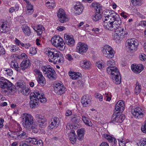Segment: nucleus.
Wrapping results in <instances>:
<instances>
[{
    "mask_svg": "<svg viewBox=\"0 0 146 146\" xmlns=\"http://www.w3.org/2000/svg\"><path fill=\"white\" fill-rule=\"evenodd\" d=\"M107 65L109 66L107 68V72L111 76L113 82L116 84H119L121 78L117 68L115 66V61L113 59H110L107 61Z\"/></svg>",
    "mask_w": 146,
    "mask_h": 146,
    "instance_id": "obj_1",
    "label": "nucleus"
},
{
    "mask_svg": "<svg viewBox=\"0 0 146 146\" xmlns=\"http://www.w3.org/2000/svg\"><path fill=\"white\" fill-rule=\"evenodd\" d=\"M49 58L48 61L54 64L60 63L63 62L64 58L61 53L54 48H47L45 52Z\"/></svg>",
    "mask_w": 146,
    "mask_h": 146,
    "instance_id": "obj_2",
    "label": "nucleus"
},
{
    "mask_svg": "<svg viewBox=\"0 0 146 146\" xmlns=\"http://www.w3.org/2000/svg\"><path fill=\"white\" fill-rule=\"evenodd\" d=\"M29 97L31 100L30 106L32 108H35L37 107L39 101L43 103H45L46 101L44 94L42 93L40 90H35L30 94Z\"/></svg>",
    "mask_w": 146,
    "mask_h": 146,
    "instance_id": "obj_3",
    "label": "nucleus"
},
{
    "mask_svg": "<svg viewBox=\"0 0 146 146\" xmlns=\"http://www.w3.org/2000/svg\"><path fill=\"white\" fill-rule=\"evenodd\" d=\"M21 118L23 127L28 129H31V127L34 123L33 117L30 114L25 113L22 115Z\"/></svg>",
    "mask_w": 146,
    "mask_h": 146,
    "instance_id": "obj_4",
    "label": "nucleus"
},
{
    "mask_svg": "<svg viewBox=\"0 0 146 146\" xmlns=\"http://www.w3.org/2000/svg\"><path fill=\"white\" fill-rule=\"evenodd\" d=\"M52 44L61 50H64L65 48V44L63 39L59 36H54L51 40Z\"/></svg>",
    "mask_w": 146,
    "mask_h": 146,
    "instance_id": "obj_5",
    "label": "nucleus"
},
{
    "mask_svg": "<svg viewBox=\"0 0 146 146\" xmlns=\"http://www.w3.org/2000/svg\"><path fill=\"white\" fill-rule=\"evenodd\" d=\"M41 68L44 74L49 79L52 80L56 79V73L51 66L50 65L43 66Z\"/></svg>",
    "mask_w": 146,
    "mask_h": 146,
    "instance_id": "obj_6",
    "label": "nucleus"
},
{
    "mask_svg": "<svg viewBox=\"0 0 146 146\" xmlns=\"http://www.w3.org/2000/svg\"><path fill=\"white\" fill-rule=\"evenodd\" d=\"M125 33L124 28L120 27L112 33L113 38L114 40L121 39L124 38Z\"/></svg>",
    "mask_w": 146,
    "mask_h": 146,
    "instance_id": "obj_7",
    "label": "nucleus"
},
{
    "mask_svg": "<svg viewBox=\"0 0 146 146\" xmlns=\"http://www.w3.org/2000/svg\"><path fill=\"white\" fill-rule=\"evenodd\" d=\"M125 33L124 28L120 27L112 33L113 38L114 40L121 39L124 38Z\"/></svg>",
    "mask_w": 146,
    "mask_h": 146,
    "instance_id": "obj_8",
    "label": "nucleus"
},
{
    "mask_svg": "<svg viewBox=\"0 0 146 146\" xmlns=\"http://www.w3.org/2000/svg\"><path fill=\"white\" fill-rule=\"evenodd\" d=\"M102 51L105 56L108 58H112L114 56V51L112 47L109 45L104 46Z\"/></svg>",
    "mask_w": 146,
    "mask_h": 146,
    "instance_id": "obj_9",
    "label": "nucleus"
},
{
    "mask_svg": "<svg viewBox=\"0 0 146 146\" xmlns=\"http://www.w3.org/2000/svg\"><path fill=\"white\" fill-rule=\"evenodd\" d=\"M127 42L129 50L130 51H135L137 50L139 45V42L135 38L131 39L128 40Z\"/></svg>",
    "mask_w": 146,
    "mask_h": 146,
    "instance_id": "obj_10",
    "label": "nucleus"
},
{
    "mask_svg": "<svg viewBox=\"0 0 146 146\" xmlns=\"http://www.w3.org/2000/svg\"><path fill=\"white\" fill-rule=\"evenodd\" d=\"M119 114H120V113L118 112L114 113L110 123H122L125 119V117L123 115H119Z\"/></svg>",
    "mask_w": 146,
    "mask_h": 146,
    "instance_id": "obj_11",
    "label": "nucleus"
},
{
    "mask_svg": "<svg viewBox=\"0 0 146 146\" xmlns=\"http://www.w3.org/2000/svg\"><path fill=\"white\" fill-rule=\"evenodd\" d=\"M12 84L4 78L0 79V88L3 89L12 90Z\"/></svg>",
    "mask_w": 146,
    "mask_h": 146,
    "instance_id": "obj_12",
    "label": "nucleus"
},
{
    "mask_svg": "<svg viewBox=\"0 0 146 146\" xmlns=\"http://www.w3.org/2000/svg\"><path fill=\"white\" fill-rule=\"evenodd\" d=\"M88 48V45L80 42L77 45L76 50L79 54H83L86 52Z\"/></svg>",
    "mask_w": 146,
    "mask_h": 146,
    "instance_id": "obj_13",
    "label": "nucleus"
},
{
    "mask_svg": "<svg viewBox=\"0 0 146 146\" xmlns=\"http://www.w3.org/2000/svg\"><path fill=\"white\" fill-rule=\"evenodd\" d=\"M133 115L137 119H139L143 117L144 111L141 108L137 107L131 110Z\"/></svg>",
    "mask_w": 146,
    "mask_h": 146,
    "instance_id": "obj_14",
    "label": "nucleus"
},
{
    "mask_svg": "<svg viewBox=\"0 0 146 146\" xmlns=\"http://www.w3.org/2000/svg\"><path fill=\"white\" fill-rule=\"evenodd\" d=\"M57 16L60 21L61 23H63L68 21V18L63 9H59L57 13Z\"/></svg>",
    "mask_w": 146,
    "mask_h": 146,
    "instance_id": "obj_15",
    "label": "nucleus"
},
{
    "mask_svg": "<svg viewBox=\"0 0 146 146\" xmlns=\"http://www.w3.org/2000/svg\"><path fill=\"white\" fill-rule=\"evenodd\" d=\"M59 119L57 117L52 118L50 121L49 127L51 129L57 128L60 123Z\"/></svg>",
    "mask_w": 146,
    "mask_h": 146,
    "instance_id": "obj_16",
    "label": "nucleus"
},
{
    "mask_svg": "<svg viewBox=\"0 0 146 146\" xmlns=\"http://www.w3.org/2000/svg\"><path fill=\"white\" fill-rule=\"evenodd\" d=\"M17 87H18L19 91L24 95L27 96L30 92L29 89L22 84H18Z\"/></svg>",
    "mask_w": 146,
    "mask_h": 146,
    "instance_id": "obj_17",
    "label": "nucleus"
},
{
    "mask_svg": "<svg viewBox=\"0 0 146 146\" xmlns=\"http://www.w3.org/2000/svg\"><path fill=\"white\" fill-rule=\"evenodd\" d=\"M10 26L6 21L0 22V33H6L9 30Z\"/></svg>",
    "mask_w": 146,
    "mask_h": 146,
    "instance_id": "obj_18",
    "label": "nucleus"
},
{
    "mask_svg": "<svg viewBox=\"0 0 146 146\" xmlns=\"http://www.w3.org/2000/svg\"><path fill=\"white\" fill-rule=\"evenodd\" d=\"M37 118L38 124L40 127L43 128L46 126L47 121L44 116L38 115Z\"/></svg>",
    "mask_w": 146,
    "mask_h": 146,
    "instance_id": "obj_19",
    "label": "nucleus"
},
{
    "mask_svg": "<svg viewBox=\"0 0 146 146\" xmlns=\"http://www.w3.org/2000/svg\"><path fill=\"white\" fill-rule=\"evenodd\" d=\"M91 98L88 95H86L82 98L81 102L83 106L86 107L91 103Z\"/></svg>",
    "mask_w": 146,
    "mask_h": 146,
    "instance_id": "obj_20",
    "label": "nucleus"
},
{
    "mask_svg": "<svg viewBox=\"0 0 146 146\" xmlns=\"http://www.w3.org/2000/svg\"><path fill=\"white\" fill-rule=\"evenodd\" d=\"M64 38L66 44L68 45L72 46L74 45L75 40L72 36L65 34Z\"/></svg>",
    "mask_w": 146,
    "mask_h": 146,
    "instance_id": "obj_21",
    "label": "nucleus"
},
{
    "mask_svg": "<svg viewBox=\"0 0 146 146\" xmlns=\"http://www.w3.org/2000/svg\"><path fill=\"white\" fill-rule=\"evenodd\" d=\"M76 14L80 15L83 12L84 7L83 5L80 2H77L74 7Z\"/></svg>",
    "mask_w": 146,
    "mask_h": 146,
    "instance_id": "obj_22",
    "label": "nucleus"
},
{
    "mask_svg": "<svg viewBox=\"0 0 146 146\" xmlns=\"http://www.w3.org/2000/svg\"><path fill=\"white\" fill-rule=\"evenodd\" d=\"M131 69L134 72L139 73L143 70V68L141 65L133 64L131 66Z\"/></svg>",
    "mask_w": 146,
    "mask_h": 146,
    "instance_id": "obj_23",
    "label": "nucleus"
},
{
    "mask_svg": "<svg viewBox=\"0 0 146 146\" xmlns=\"http://www.w3.org/2000/svg\"><path fill=\"white\" fill-rule=\"evenodd\" d=\"M125 108L124 102L121 100L119 101L115 106V110L116 111H123Z\"/></svg>",
    "mask_w": 146,
    "mask_h": 146,
    "instance_id": "obj_24",
    "label": "nucleus"
},
{
    "mask_svg": "<svg viewBox=\"0 0 146 146\" xmlns=\"http://www.w3.org/2000/svg\"><path fill=\"white\" fill-rule=\"evenodd\" d=\"M80 66L83 68L88 69L91 66V63L88 60L85 59L80 61Z\"/></svg>",
    "mask_w": 146,
    "mask_h": 146,
    "instance_id": "obj_25",
    "label": "nucleus"
},
{
    "mask_svg": "<svg viewBox=\"0 0 146 146\" xmlns=\"http://www.w3.org/2000/svg\"><path fill=\"white\" fill-rule=\"evenodd\" d=\"M17 139H21L26 138L27 137L28 134L26 131H19L16 133Z\"/></svg>",
    "mask_w": 146,
    "mask_h": 146,
    "instance_id": "obj_26",
    "label": "nucleus"
},
{
    "mask_svg": "<svg viewBox=\"0 0 146 146\" xmlns=\"http://www.w3.org/2000/svg\"><path fill=\"white\" fill-rule=\"evenodd\" d=\"M104 16L102 18L103 20H105L108 22L112 21L113 18L110 13V10H108L104 12Z\"/></svg>",
    "mask_w": 146,
    "mask_h": 146,
    "instance_id": "obj_27",
    "label": "nucleus"
},
{
    "mask_svg": "<svg viewBox=\"0 0 146 146\" xmlns=\"http://www.w3.org/2000/svg\"><path fill=\"white\" fill-rule=\"evenodd\" d=\"M112 24L111 27V31H115L118 28H119L120 26V25L121 23V21H111Z\"/></svg>",
    "mask_w": 146,
    "mask_h": 146,
    "instance_id": "obj_28",
    "label": "nucleus"
},
{
    "mask_svg": "<svg viewBox=\"0 0 146 146\" xmlns=\"http://www.w3.org/2000/svg\"><path fill=\"white\" fill-rule=\"evenodd\" d=\"M30 65V60L28 59L24 60L22 62L20 65V69L24 70L25 68H27Z\"/></svg>",
    "mask_w": 146,
    "mask_h": 146,
    "instance_id": "obj_29",
    "label": "nucleus"
},
{
    "mask_svg": "<svg viewBox=\"0 0 146 146\" xmlns=\"http://www.w3.org/2000/svg\"><path fill=\"white\" fill-rule=\"evenodd\" d=\"M70 78L73 80H77L81 78V74L79 72H73L72 71H70L68 73Z\"/></svg>",
    "mask_w": 146,
    "mask_h": 146,
    "instance_id": "obj_30",
    "label": "nucleus"
},
{
    "mask_svg": "<svg viewBox=\"0 0 146 146\" xmlns=\"http://www.w3.org/2000/svg\"><path fill=\"white\" fill-rule=\"evenodd\" d=\"M102 137L107 139L109 142L113 143L114 144H116L117 143V140L115 138L107 134H103Z\"/></svg>",
    "mask_w": 146,
    "mask_h": 146,
    "instance_id": "obj_31",
    "label": "nucleus"
},
{
    "mask_svg": "<svg viewBox=\"0 0 146 146\" xmlns=\"http://www.w3.org/2000/svg\"><path fill=\"white\" fill-rule=\"evenodd\" d=\"M33 29L37 33L38 35H40L44 30V27L41 25H39L37 27H32Z\"/></svg>",
    "mask_w": 146,
    "mask_h": 146,
    "instance_id": "obj_32",
    "label": "nucleus"
},
{
    "mask_svg": "<svg viewBox=\"0 0 146 146\" xmlns=\"http://www.w3.org/2000/svg\"><path fill=\"white\" fill-rule=\"evenodd\" d=\"M11 65L12 68H14L17 71H20V66H19L18 63L16 59H15L11 61Z\"/></svg>",
    "mask_w": 146,
    "mask_h": 146,
    "instance_id": "obj_33",
    "label": "nucleus"
},
{
    "mask_svg": "<svg viewBox=\"0 0 146 146\" xmlns=\"http://www.w3.org/2000/svg\"><path fill=\"white\" fill-rule=\"evenodd\" d=\"M85 131V129L84 128H82L77 131V133L78 136V138L79 140H81L83 139Z\"/></svg>",
    "mask_w": 146,
    "mask_h": 146,
    "instance_id": "obj_34",
    "label": "nucleus"
},
{
    "mask_svg": "<svg viewBox=\"0 0 146 146\" xmlns=\"http://www.w3.org/2000/svg\"><path fill=\"white\" fill-rule=\"evenodd\" d=\"M72 126L70 123H68L66 126L65 129V132L68 135L72 133V132L74 133L75 131L74 130L72 129Z\"/></svg>",
    "mask_w": 146,
    "mask_h": 146,
    "instance_id": "obj_35",
    "label": "nucleus"
},
{
    "mask_svg": "<svg viewBox=\"0 0 146 146\" xmlns=\"http://www.w3.org/2000/svg\"><path fill=\"white\" fill-rule=\"evenodd\" d=\"M69 140L72 144H74L76 141V135L75 131L72 132L68 135Z\"/></svg>",
    "mask_w": 146,
    "mask_h": 146,
    "instance_id": "obj_36",
    "label": "nucleus"
},
{
    "mask_svg": "<svg viewBox=\"0 0 146 146\" xmlns=\"http://www.w3.org/2000/svg\"><path fill=\"white\" fill-rule=\"evenodd\" d=\"M110 13L111 16H112V18H113V19L111 21H117L118 20L119 21H121V19L119 15L116 13L115 12L113 11H110Z\"/></svg>",
    "mask_w": 146,
    "mask_h": 146,
    "instance_id": "obj_37",
    "label": "nucleus"
},
{
    "mask_svg": "<svg viewBox=\"0 0 146 146\" xmlns=\"http://www.w3.org/2000/svg\"><path fill=\"white\" fill-rule=\"evenodd\" d=\"M102 25L105 29L106 30L111 31L112 24L111 21L107 22L105 20H103Z\"/></svg>",
    "mask_w": 146,
    "mask_h": 146,
    "instance_id": "obj_38",
    "label": "nucleus"
},
{
    "mask_svg": "<svg viewBox=\"0 0 146 146\" xmlns=\"http://www.w3.org/2000/svg\"><path fill=\"white\" fill-rule=\"evenodd\" d=\"M37 80L38 83L41 86H44L46 84V81L43 75L38 77Z\"/></svg>",
    "mask_w": 146,
    "mask_h": 146,
    "instance_id": "obj_39",
    "label": "nucleus"
},
{
    "mask_svg": "<svg viewBox=\"0 0 146 146\" xmlns=\"http://www.w3.org/2000/svg\"><path fill=\"white\" fill-rule=\"evenodd\" d=\"M46 6L48 8L53 9L55 6L54 0H49L46 3Z\"/></svg>",
    "mask_w": 146,
    "mask_h": 146,
    "instance_id": "obj_40",
    "label": "nucleus"
},
{
    "mask_svg": "<svg viewBox=\"0 0 146 146\" xmlns=\"http://www.w3.org/2000/svg\"><path fill=\"white\" fill-rule=\"evenodd\" d=\"M132 5L135 6H140L143 3V0H131Z\"/></svg>",
    "mask_w": 146,
    "mask_h": 146,
    "instance_id": "obj_41",
    "label": "nucleus"
},
{
    "mask_svg": "<svg viewBox=\"0 0 146 146\" xmlns=\"http://www.w3.org/2000/svg\"><path fill=\"white\" fill-rule=\"evenodd\" d=\"M23 32L26 35L29 36L31 34V31L29 28L26 25L23 26L22 27Z\"/></svg>",
    "mask_w": 146,
    "mask_h": 146,
    "instance_id": "obj_42",
    "label": "nucleus"
},
{
    "mask_svg": "<svg viewBox=\"0 0 146 146\" xmlns=\"http://www.w3.org/2000/svg\"><path fill=\"white\" fill-rule=\"evenodd\" d=\"M102 18L101 14L98 13H96L94 15L92 16V19L95 21H97L100 20Z\"/></svg>",
    "mask_w": 146,
    "mask_h": 146,
    "instance_id": "obj_43",
    "label": "nucleus"
},
{
    "mask_svg": "<svg viewBox=\"0 0 146 146\" xmlns=\"http://www.w3.org/2000/svg\"><path fill=\"white\" fill-rule=\"evenodd\" d=\"M82 119L86 125L90 126H92V123L90 121L88 120V119L87 117H86L85 116H83L82 117Z\"/></svg>",
    "mask_w": 146,
    "mask_h": 146,
    "instance_id": "obj_44",
    "label": "nucleus"
},
{
    "mask_svg": "<svg viewBox=\"0 0 146 146\" xmlns=\"http://www.w3.org/2000/svg\"><path fill=\"white\" fill-rule=\"evenodd\" d=\"M54 88V89L55 92H56V89L57 90L60 88L62 87L63 86V84L61 82H55L53 85Z\"/></svg>",
    "mask_w": 146,
    "mask_h": 146,
    "instance_id": "obj_45",
    "label": "nucleus"
},
{
    "mask_svg": "<svg viewBox=\"0 0 146 146\" xmlns=\"http://www.w3.org/2000/svg\"><path fill=\"white\" fill-rule=\"evenodd\" d=\"M56 92L55 93L58 95H61L64 92L65 88L63 85L62 87H61L58 89H57V90L56 88Z\"/></svg>",
    "mask_w": 146,
    "mask_h": 146,
    "instance_id": "obj_46",
    "label": "nucleus"
},
{
    "mask_svg": "<svg viewBox=\"0 0 146 146\" xmlns=\"http://www.w3.org/2000/svg\"><path fill=\"white\" fill-rule=\"evenodd\" d=\"M80 117L75 115H72L71 117V120L74 123H76L79 121Z\"/></svg>",
    "mask_w": 146,
    "mask_h": 146,
    "instance_id": "obj_47",
    "label": "nucleus"
},
{
    "mask_svg": "<svg viewBox=\"0 0 146 146\" xmlns=\"http://www.w3.org/2000/svg\"><path fill=\"white\" fill-rule=\"evenodd\" d=\"M10 50L11 52H14L18 50L19 48L18 46L15 45H12L9 46Z\"/></svg>",
    "mask_w": 146,
    "mask_h": 146,
    "instance_id": "obj_48",
    "label": "nucleus"
},
{
    "mask_svg": "<svg viewBox=\"0 0 146 146\" xmlns=\"http://www.w3.org/2000/svg\"><path fill=\"white\" fill-rule=\"evenodd\" d=\"M37 52L36 49L34 47H32L30 49L29 53L32 55H35Z\"/></svg>",
    "mask_w": 146,
    "mask_h": 146,
    "instance_id": "obj_49",
    "label": "nucleus"
},
{
    "mask_svg": "<svg viewBox=\"0 0 146 146\" xmlns=\"http://www.w3.org/2000/svg\"><path fill=\"white\" fill-rule=\"evenodd\" d=\"M37 126L34 124H33V125H32L31 127V128L32 130V132L34 133H37L38 132V129L37 128Z\"/></svg>",
    "mask_w": 146,
    "mask_h": 146,
    "instance_id": "obj_50",
    "label": "nucleus"
},
{
    "mask_svg": "<svg viewBox=\"0 0 146 146\" xmlns=\"http://www.w3.org/2000/svg\"><path fill=\"white\" fill-rule=\"evenodd\" d=\"M16 57L18 59H24L27 58V55L25 53H23L21 55H17Z\"/></svg>",
    "mask_w": 146,
    "mask_h": 146,
    "instance_id": "obj_51",
    "label": "nucleus"
},
{
    "mask_svg": "<svg viewBox=\"0 0 146 146\" xmlns=\"http://www.w3.org/2000/svg\"><path fill=\"white\" fill-rule=\"evenodd\" d=\"M34 72V74L36 76H38V77H39L42 75V73L38 69H35Z\"/></svg>",
    "mask_w": 146,
    "mask_h": 146,
    "instance_id": "obj_52",
    "label": "nucleus"
},
{
    "mask_svg": "<svg viewBox=\"0 0 146 146\" xmlns=\"http://www.w3.org/2000/svg\"><path fill=\"white\" fill-rule=\"evenodd\" d=\"M94 96L96 98L99 99L100 101H102L103 100V97L101 94L98 93H97L95 94Z\"/></svg>",
    "mask_w": 146,
    "mask_h": 146,
    "instance_id": "obj_53",
    "label": "nucleus"
},
{
    "mask_svg": "<svg viewBox=\"0 0 146 146\" xmlns=\"http://www.w3.org/2000/svg\"><path fill=\"white\" fill-rule=\"evenodd\" d=\"M139 58L142 61H145L146 59V56L144 54L142 53L139 55Z\"/></svg>",
    "mask_w": 146,
    "mask_h": 146,
    "instance_id": "obj_54",
    "label": "nucleus"
},
{
    "mask_svg": "<svg viewBox=\"0 0 146 146\" xmlns=\"http://www.w3.org/2000/svg\"><path fill=\"white\" fill-rule=\"evenodd\" d=\"M5 70L6 72L5 74H7L8 75L11 76L13 74V71L11 69H8Z\"/></svg>",
    "mask_w": 146,
    "mask_h": 146,
    "instance_id": "obj_55",
    "label": "nucleus"
},
{
    "mask_svg": "<svg viewBox=\"0 0 146 146\" xmlns=\"http://www.w3.org/2000/svg\"><path fill=\"white\" fill-rule=\"evenodd\" d=\"M141 130L144 133H146V120L141 127Z\"/></svg>",
    "mask_w": 146,
    "mask_h": 146,
    "instance_id": "obj_56",
    "label": "nucleus"
},
{
    "mask_svg": "<svg viewBox=\"0 0 146 146\" xmlns=\"http://www.w3.org/2000/svg\"><path fill=\"white\" fill-rule=\"evenodd\" d=\"M5 51L4 48L0 43V54L3 55L5 54Z\"/></svg>",
    "mask_w": 146,
    "mask_h": 146,
    "instance_id": "obj_57",
    "label": "nucleus"
},
{
    "mask_svg": "<svg viewBox=\"0 0 146 146\" xmlns=\"http://www.w3.org/2000/svg\"><path fill=\"white\" fill-rule=\"evenodd\" d=\"M119 146H126L125 144L127 143V142L125 141H123V139H122V140H119Z\"/></svg>",
    "mask_w": 146,
    "mask_h": 146,
    "instance_id": "obj_58",
    "label": "nucleus"
},
{
    "mask_svg": "<svg viewBox=\"0 0 146 146\" xmlns=\"http://www.w3.org/2000/svg\"><path fill=\"white\" fill-rule=\"evenodd\" d=\"M28 8L26 9V14L28 16L31 15L34 11V9H29Z\"/></svg>",
    "mask_w": 146,
    "mask_h": 146,
    "instance_id": "obj_59",
    "label": "nucleus"
},
{
    "mask_svg": "<svg viewBox=\"0 0 146 146\" xmlns=\"http://www.w3.org/2000/svg\"><path fill=\"white\" fill-rule=\"evenodd\" d=\"M141 90V86H136L135 90V93L137 94H139Z\"/></svg>",
    "mask_w": 146,
    "mask_h": 146,
    "instance_id": "obj_60",
    "label": "nucleus"
},
{
    "mask_svg": "<svg viewBox=\"0 0 146 146\" xmlns=\"http://www.w3.org/2000/svg\"><path fill=\"white\" fill-rule=\"evenodd\" d=\"M139 144L140 146H146V139L141 140Z\"/></svg>",
    "mask_w": 146,
    "mask_h": 146,
    "instance_id": "obj_61",
    "label": "nucleus"
},
{
    "mask_svg": "<svg viewBox=\"0 0 146 146\" xmlns=\"http://www.w3.org/2000/svg\"><path fill=\"white\" fill-rule=\"evenodd\" d=\"M96 65L98 68L100 69L102 68L104 66L100 62H96Z\"/></svg>",
    "mask_w": 146,
    "mask_h": 146,
    "instance_id": "obj_62",
    "label": "nucleus"
},
{
    "mask_svg": "<svg viewBox=\"0 0 146 146\" xmlns=\"http://www.w3.org/2000/svg\"><path fill=\"white\" fill-rule=\"evenodd\" d=\"M66 58L69 61H72L73 60V58L72 56L70 54H67L66 55Z\"/></svg>",
    "mask_w": 146,
    "mask_h": 146,
    "instance_id": "obj_63",
    "label": "nucleus"
},
{
    "mask_svg": "<svg viewBox=\"0 0 146 146\" xmlns=\"http://www.w3.org/2000/svg\"><path fill=\"white\" fill-rule=\"evenodd\" d=\"M19 146H31V145L26 143L21 142L20 143Z\"/></svg>",
    "mask_w": 146,
    "mask_h": 146,
    "instance_id": "obj_64",
    "label": "nucleus"
}]
</instances>
